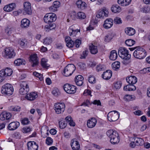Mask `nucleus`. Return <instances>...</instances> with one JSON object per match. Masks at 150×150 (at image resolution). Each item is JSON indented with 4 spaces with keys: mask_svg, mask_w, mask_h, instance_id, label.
Here are the masks:
<instances>
[{
    "mask_svg": "<svg viewBox=\"0 0 150 150\" xmlns=\"http://www.w3.org/2000/svg\"><path fill=\"white\" fill-rule=\"evenodd\" d=\"M106 134L110 139V142L113 144H118L120 140V137L117 132L113 130H109Z\"/></svg>",
    "mask_w": 150,
    "mask_h": 150,
    "instance_id": "1",
    "label": "nucleus"
},
{
    "mask_svg": "<svg viewBox=\"0 0 150 150\" xmlns=\"http://www.w3.org/2000/svg\"><path fill=\"white\" fill-rule=\"evenodd\" d=\"M133 55L135 58L141 59L146 57L147 52L143 48L137 47V49L134 52Z\"/></svg>",
    "mask_w": 150,
    "mask_h": 150,
    "instance_id": "2",
    "label": "nucleus"
},
{
    "mask_svg": "<svg viewBox=\"0 0 150 150\" xmlns=\"http://www.w3.org/2000/svg\"><path fill=\"white\" fill-rule=\"evenodd\" d=\"M118 54L122 59H124V61L129 59L131 58V54H129L128 50L123 47L119 48L118 51Z\"/></svg>",
    "mask_w": 150,
    "mask_h": 150,
    "instance_id": "3",
    "label": "nucleus"
},
{
    "mask_svg": "<svg viewBox=\"0 0 150 150\" xmlns=\"http://www.w3.org/2000/svg\"><path fill=\"white\" fill-rule=\"evenodd\" d=\"M13 91V87L10 84L6 83L2 87L1 92L3 94L10 96L12 94Z\"/></svg>",
    "mask_w": 150,
    "mask_h": 150,
    "instance_id": "4",
    "label": "nucleus"
},
{
    "mask_svg": "<svg viewBox=\"0 0 150 150\" xmlns=\"http://www.w3.org/2000/svg\"><path fill=\"white\" fill-rule=\"evenodd\" d=\"M76 69V67L72 64H68L64 68L63 74L66 76L71 75Z\"/></svg>",
    "mask_w": 150,
    "mask_h": 150,
    "instance_id": "5",
    "label": "nucleus"
},
{
    "mask_svg": "<svg viewBox=\"0 0 150 150\" xmlns=\"http://www.w3.org/2000/svg\"><path fill=\"white\" fill-rule=\"evenodd\" d=\"M13 71L11 69L7 68L5 69H3L0 71V82L4 79V77L10 76L12 74Z\"/></svg>",
    "mask_w": 150,
    "mask_h": 150,
    "instance_id": "6",
    "label": "nucleus"
},
{
    "mask_svg": "<svg viewBox=\"0 0 150 150\" xmlns=\"http://www.w3.org/2000/svg\"><path fill=\"white\" fill-rule=\"evenodd\" d=\"M65 106L63 102H57L54 105V109L55 112L57 114L63 113L65 110Z\"/></svg>",
    "mask_w": 150,
    "mask_h": 150,
    "instance_id": "7",
    "label": "nucleus"
},
{
    "mask_svg": "<svg viewBox=\"0 0 150 150\" xmlns=\"http://www.w3.org/2000/svg\"><path fill=\"white\" fill-rule=\"evenodd\" d=\"M57 18V17L55 13H47L45 15L44 20L45 23H50L55 21Z\"/></svg>",
    "mask_w": 150,
    "mask_h": 150,
    "instance_id": "8",
    "label": "nucleus"
},
{
    "mask_svg": "<svg viewBox=\"0 0 150 150\" xmlns=\"http://www.w3.org/2000/svg\"><path fill=\"white\" fill-rule=\"evenodd\" d=\"M21 88L19 89V93L21 95L27 94L29 91L28 81H22L20 84Z\"/></svg>",
    "mask_w": 150,
    "mask_h": 150,
    "instance_id": "9",
    "label": "nucleus"
},
{
    "mask_svg": "<svg viewBox=\"0 0 150 150\" xmlns=\"http://www.w3.org/2000/svg\"><path fill=\"white\" fill-rule=\"evenodd\" d=\"M64 90L68 93L73 94L76 91V87L73 85L68 83L64 84L63 86Z\"/></svg>",
    "mask_w": 150,
    "mask_h": 150,
    "instance_id": "10",
    "label": "nucleus"
},
{
    "mask_svg": "<svg viewBox=\"0 0 150 150\" xmlns=\"http://www.w3.org/2000/svg\"><path fill=\"white\" fill-rule=\"evenodd\" d=\"M120 114L116 111H113L109 112L107 115V117L110 121H115L119 118Z\"/></svg>",
    "mask_w": 150,
    "mask_h": 150,
    "instance_id": "11",
    "label": "nucleus"
},
{
    "mask_svg": "<svg viewBox=\"0 0 150 150\" xmlns=\"http://www.w3.org/2000/svg\"><path fill=\"white\" fill-rule=\"evenodd\" d=\"M69 35L74 37L78 32H80V29L78 25H73L70 27L69 29Z\"/></svg>",
    "mask_w": 150,
    "mask_h": 150,
    "instance_id": "12",
    "label": "nucleus"
},
{
    "mask_svg": "<svg viewBox=\"0 0 150 150\" xmlns=\"http://www.w3.org/2000/svg\"><path fill=\"white\" fill-rule=\"evenodd\" d=\"M108 14V9L105 7H103L101 9L99 10L96 15V16L98 18H100L104 16L107 17Z\"/></svg>",
    "mask_w": 150,
    "mask_h": 150,
    "instance_id": "13",
    "label": "nucleus"
},
{
    "mask_svg": "<svg viewBox=\"0 0 150 150\" xmlns=\"http://www.w3.org/2000/svg\"><path fill=\"white\" fill-rule=\"evenodd\" d=\"M29 61L32 67L37 66L39 64L38 59L36 54H33L30 57Z\"/></svg>",
    "mask_w": 150,
    "mask_h": 150,
    "instance_id": "14",
    "label": "nucleus"
},
{
    "mask_svg": "<svg viewBox=\"0 0 150 150\" xmlns=\"http://www.w3.org/2000/svg\"><path fill=\"white\" fill-rule=\"evenodd\" d=\"M23 13L24 14L30 15L31 14V4L29 2L27 1L24 3Z\"/></svg>",
    "mask_w": 150,
    "mask_h": 150,
    "instance_id": "15",
    "label": "nucleus"
},
{
    "mask_svg": "<svg viewBox=\"0 0 150 150\" xmlns=\"http://www.w3.org/2000/svg\"><path fill=\"white\" fill-rule=\"evenodd\" d=\"M4 51L6 54L5 57L7 58H12L14 57L16 54L14 49L11 47L5 48Z\"/></svg>",
    "mask_w": 150,
    "mask_h": 150,
    "instance_id": "16",
    "label": "nucleus"
},
{
    "mask_svg": "<svg viewBox=\"0 0 150 150\" xmlns=\"http://www.w3.org/2000/svg\"><path fill=\"white\" fill-rule=\"evenodd\" d=\"M38 97L36 92H32L26 94L25 98L28 100L33 101L35 100Z\"/></svg>",
    "mask_w": 150,
    "mask_h": 150,
    "instance_id": "17",
    "label": "nucleus"
},
{
    "mask_svg": "<svg viewBox=\"0 0 150 150\" xmlns=\"http://www.w3.org/2000/svg\"><path fill=\"white\" fill-rule=\"evenodd\" d=\"M113 20L110 18L106 19L104 21L103 25V27L108 29L111 27L113 25Z\"/></svg>",
    "mask_w": 150,
    "mask_h": 150,
    "instance_id": "18",
    "label": "nucleus"
},
{
    "mask_svg": "<svg viewBox=\"0 0 150 150\" xmlns=\"http://www.w3.org/2000/svg\"><path fill=\"white\" fill-rule=\"evenodd\" d=\"M28 150H38V146L35 142L30 141L27 144Z\"/></svg>",
    "mask_w": 150,
    "mask_h": 150,
    "instance_id": "19",
    "label": "nucleus"
},
{
    "mask_svg": "<svg viewBox=\"0 0 150 150\" xmlns=\"http://www.w3.org/2000/svg\"><path fill=\"white\" fill-rule=\"evenodd\" d=\"M97 122V120L95 118L92 117L87 120V126L90 128H93L95 127Z\"/></svg>",
    "mask_w": 150,
    "mask_h": 150,
    "instance_id": "20",
    "label": "nucleus"
},
{
    "mask_svg": "<svg viewBox=\"0 0 150 150\" xmlns=\"http://www.w3.org/2000/svg\"><path fill=\"white\" fill-rule=\"evenodd\" d=\"M76 5L78 8L81 10L84 9L87 7L86 3L81 0L77 1L76 2Z\"/></svg>",
    "mask_w": 150,
    "mask_h": 150,
    "instance_id": "21",
    "label": "nucleus"
},
{
    "mask_svg": "<svg viewBox=\"0 0 150 150\" xmlns=\"http://www.w3.org/2000/svg\"><path fill=\"white\" fill-rule=\"evenodd\" d=\"M83 77L81 75H79L75 77V81L76 84L79 86H81L83 83Z\"/></svg>",
    "mask_w": 150,
    "mask_h": 150,
    "instance_id": "22",
    "label": "nucleus"
},
{
    "mask_svg": "<svg viewBox=\"0 0 150 150\" xmlns=\"http://www.w3.org/2000/svg\"><path fill=\"white\" fill-rule=\"evenodd\" d=\"M112 74V72L111 70H107L103 72L102 75V77L104 79L108 80L111 78Z\"/></svg>",
    "mask_w": 150,
    "mask_h": 150,
    "instance_id": "23",
    "label": "nucleus"
},
{
    "mask_svg": "<svg viewBox=\"0 0 150 150\" xmlns=\"http://www.w3.org/2000/svg\"><path fill=\"white\" fill-rule=\"evenodd\" d=\"M20 123L17 122H14L10 123L8 126V129L11 130L16 129L19 126Z\"/></svg>",
    "mask_w": 150,
    "mask_h": 150,
    "instance_id": "24",
    "label": "nucleus"
},
{
    "mask_svg": "<svg viewBox=\"0 0 150 150\" xmlns=\"http://www.w3.org/2000/svg\"><path fill=\"white\" fill-rule=\"evenodd\" d=\"M127 81L130 84H134L137 81V79L134 76H130L126 79Z\"/></svg>",
    "mask_w": 150,
    "mask_h": 150,
    "instance_id": "25",
    "label": "nucleus"
},
{
    "mask_svg": "<svg viewBox=\"0 0 150 150\" xmlns=\"http://www.w3.org/2000/svg\"><path fill=\"white\" fill-rule=\"evenodd\" d=\"M11 117V115L9 113L4 112L0 114V119L2 120L9 119Z\"/></svg>",
    "mask_w": 150,
    "mask_h": 150,
    "instance_id": "26",
    "label": "nucleus"
},
{
    "mask_svg": "<svg viewBox=\"0 0 150 150\" xmlns=\"http://www.w3.org/2000/svg\"><path fill=\"white\" fill-rule=\"evenodd\" d=\"M89 48L90 52L92 54H96L98 52L97 47L91 43L89 45Z\"/></svg>",
    "mask_w": 150,
    "mask_h": 150,
    "instance_id": "27",
    "label": "nucleus"
},
{
    "mask_svg": "<svg viewBox=\"0 0 150 150\" xmlns=\"http://www.w3.org/2000/svg\"><path fill=\"white\" fill-rule=\"evenodd\" d=\"M16 6V4L12 3L5 6L4 8V10L6 12H9L12 11Z\"/></svg>",
    "mask_w": 150,
    "mask_h": 150,
    "instance_id": "28",
    "label": "nucleus"
},
{
    "mask_svg": "<svg viewBox=\"0 0 150 150\" xmlns=\"http://www.w3.org/2000/svg\"><path fill=\"white\" fill-rule=\"evenodd\" d=\"M71 146L73 150H79L80 148V145L79 142L76 140H71Z\"/></svg>",
    "mask_w": 150,
    "mask_h": 150,
    "instance_id": "29",
    "label": "nucleus"
},
{
    "mask_svg": "<svg viewBox=\"0 0 150 150\" xmlns=\"http://www.w3.org/2000/svg\"><path fill=\"white\" fill-rule=\"evenodd\" d=\"M30 24V21L26 18L23 19L21 22V26L22 28H28Z\"/></svg>",
    "mask_w": 150,
    "mask_h": 150,
    "instance_id": "30",
    "label": "nucleus"
},
{
    "mask_svg": "<svg viewBox=\"0 0 150 150\" xmlns=\"http://www.w3.org/2000/svg\"><path fill=\"white\" fill-rule=\"evenodd\" d=\"M125 33L127 35L131 36L134 35L135 33V30L132 28H127L125 29Z\"/></svg>",
    "mask_w": 150,
    "mask_h": 150,
    "instance_id": "31",
    "label": "nucleus"
},
{
    "mask_svg": "<svg viewBox=\"0 0 150 150\" xmlns=\"http://www.w3.org/2000/svg\"><path fill=\"white\" fill-rule=\"evenodd\" d=\"M117 52L115 50H113L111 51L110 56V59L112 60H115L117 58Z\"/></svg>",
    "mask_w": 150,
    "mask_h": 150,
    "instance_id": "32",
    "label": "nucleus"
},
{
    "mask_svg": "<svg viewBox=\"0 0 150 150\" xmlns=\"http://www.w3.org/2000/svg\"><path fill=\"white\" fill-rule=\"evenodd\" d=\"M14 63L15 65L18 66L21 65H25L26 63V62L23 59H18L14 61Z\"/></svg>",
    "mask_w": 150,
    "mask_h": 150,
    "instance_id": "33",
    "label": "nucleus"
},
{
    "mask_svg": "<svg viewBox=\"0 0 150 150\" xmlns=\"http://www.w3.org/2000/svg\"><path fill=\"white\" fill-rule=\"evenodd\" d=\"M111 10L112 12L115 13H119L121 11L120 7L117 5H113L111 8Z\"/></svg>",
    "mask_w": 150,
    "mask_h": 150,
    "instance_id": "34",
    "label": "nucleus"
},
{
    "mask_svg": "<svg viewBox=\"0 0 150 150\" xmlns=\"http://www.w3.org/2000/svg\"><path fill=\"white\" fill-rule=\"evenodd\" d=\"M135 143H136V146H141L144 143V141L143 139L140 138H135Z\"/></svg>",
    "mask_w": 150,
    "mask_h": 150,
    "instance_id": "35",
    "label": "nucleus"
},
{
    "mask_svg": "<svg viewBox=\"0 0 150 150\" xmlns=\"http://www.w3.org/2000/svg\"><path fill=\"white\" fill-rule=\"evenodd\" d=\"M47 60L46 59L44 58L42 59L41 63L43 67L47 69L50 66V65L47 63Z\"/></svg>",
    "mask_w": 150,
    "mask_h": 150,
    "instance_id": "36",
    "label": "nucleus"
},
{
    "mask_svg": "<svg viewBox=\"0 0 150 150\" xmlns=\"http://www.w3.org/2000/svg\"><path fill=\"white\" fill-rule=\"evenodd\" d=\"M124 99L125 100L129 101L134 100L135 97L132 95L127 94L125 96Z\"/></svg>",
    "mask_w": 150,
    "mask_h": 150,
    "instance_id": "37",
    "label": "nucleus"
},
{
    "mask_svg": "<svg viewBox=\"0 0 150 150\" xmlns=\"http://www.w3.org/2000/svg\"><path fill=\"white\" fill-rule=\"evenodd\" d=\"M86 14L84 12H79L77 13V18L80 19H83L86 18Z\"/></svg>",
    "mask_w": 150,
    "mask_h": 150,
    "instance_id": "38",
    "label": "nucleus"
},
{
    "mask_svg": "<svg viewBox=\"0 0 150 150\" xmlns=\"http://www.w3.org/2000/svg\"><path fill=\"white\" fill-rule=\"evenodd\" d=\"M21 110V107L18 106H11L9 108V110L12 111L19 112Z\"/></svg>",
    "mask_w": 150,
    "mask_h": 150,
    "instance_id": "39",
    "label": "nucleus"
},
{
    "mask_svg": "<svg viewBox=\"0 0 150 150\" xmlns=\"http://www.w3.org/2000/svg\"><path fill=\"white\" fill-rule=\"evenodd\" d=\"M112 66L113 69L116 70L120 67V63L119 62H115L112 64Z\"/></svg>",
    "mask_w": 150,
    "mask_h": 150,
    "instance_id": "40",
    "label": "nucleus"
},
{
    "mask_svg": "<svg viewBox=\"0 0 150 150\" xmlns=\"http://www.w3.org/2000/svg\"><path fill=\"white\" fill-rule=\"evenodd\" d=\"M135 41L131 39H128L125 41V44L128 46H132L135 43Z\"/></svg>",
    "mask_w": 150,
    "mask_h": 150,
    "instance_id": "41",
    "label": "nucleus"
},
{
    "mask_svg": "<svg viewBox=\"0 0 150 150\" xmlns=\"http://www.w3.org/2000/svg\"><path fill=\"white\" fill-rule=\"evenodd\" d=\"M27 41L25 39H19L18 40V43L21 46H24L25 44H26Z\"/></svg>",
    "mask_w": 150,
    "mask_h": 150,
    "instance_id": "42",
    "label": "nucleus"
},
{
    "mask_svg": "<svg viewBox=\"0 0 150 150\" xmlns=\"http://www.w3.org/2000/svg\"><path fill=\"white\" fill-rule=\"evenodd\" d=\"M52 42V39L50 37H46L44 40L43 43L45 44L49 45Z\"/></svg>",
    "mask_w": 150,
    "mask_h": 150,
    "instance_id": "43",
    "label": "nucleus"
},
{
    "mask_svg": "<svg viewBox=\"0 0 150 150\" xmlns=\"http://www.w3.org/2000/svg\"><path fill=\"white\" fill-rule=\"evenodd\" d=\"M88 82L94 84L96 83V81L95 77L93 75H90L88 78Z\"/></svg>",
    "mask_w": 150,
    "mask_h": 150,
    "instance_id": "44",
    "label": "nucleus"
},
{
    "mask_svg": "<svg viewBox=\"0 0 150 150\" xmlns=\"http://www.w3.org/2000/svg\"><path fill=\"white\" fill-rule=\"evenodd\" d=\"M15 29L13 28L7 27L5 29V32L8 34L9 35L14 32Z\"/></svg>",
    "mask_w": 150,
    "mask_h": 150,
    "instance_id": "45",
    "label": "nucleus"
},
{
    "mask_svg": "<svg viewBox=\"0 0 150 150\" xmlns=\"http://www.w3.org/2000/svg\"><path fill=\"white\" fill-rule=\"evenodd\" d=\"M122 84L120 81H118L114 83V87L116 89H119L120 88Z\"/></svg>",
    "mask_w": 150,
    "mask_h": 150,
    "instance_id": "46",
    "label": "nucleus"
},
{
    "mask_svg": "<svg viewBox=\"0 0 150 150\" xmlns=\"http://www.w3.org/2000/svg\"><path fill=\"white\" fill-rule=\"evenodd\" d=\"M52 94L56 96H57L60 94V92L58 89L56 88H54L52 91Z\"/></svg>",
    "mask_w": 150,
    "mask_h": 150,
    "instance_id": "47",
    "label": "nucleus"
},
{
    "mask_svg": "<svg viewBox=\"0 0 150 150\" xmlns=\"http://www.w3.org/2000/svg\"><path fill=\"white\" fill-rule=\"evenodd\" d=\"M112 38V36L110 33H108L105 38L104 40L105 42H108L111 40Z\"/></svg>",
    "mask_w": 150,
    "mask_h": 150,
    "instance_id": "48",
    "label": "nucleus"
},
{
    "mask_svg": "<svg viewBox=\"0 0 150 150\" xmlns=\"http://www.w3.org/2000/svg\"><path fill=\"white\" fill-rule=\"evenodd\" d=\"M114 23L115 24H119L122 23V21L120 18L118 17H116L114 19Z\"/></svg>",
    "mask_w": 150,
    "mask_h": 150,
    "instance_id": "49",
    "label": "nucleus"
},
{
    "mask_svg": "<svg viewBox=\"0 0 150 150\" xmlns=\"http://www.w3.org/2000/svg\"><path fill=\"white\" fill-rule=\"evenodd\" d=\"M83 95L84 96H90L91 97L92 95L91 94V91L89 90V89H86L84 90L83 93Z\"/></svg>",
    "mask_w": 150,
    "mask_h": 150,
    "instance_id": "50",
    "label": "nucleus"
},
{
    "mask_svg": "<svg viewBox=\"0 0 150 150\" xmlns=\"http://www.w3.org/2000/svg\"><path fill=\"white\" fill-rule=\"evenodd\" d=\"M88 51L87 50H85L83 51L82 54L81 55L80 58L81 59L85 58L87 56Z\"/></svg>",
    "mask_w": 150,
    "mask_h": 150,
    "instance_id": "51",
    "label": "nucleus"
},
{
    "mask_svg": "<svg viewBox=\"0 0 150 150\" xmlns=\"http://www.w3.org/2000/svg\"><path fill=\"white\" fill-rule=\"evenodd\" d=\"M53 142V140L50 137H47L46 140V143L48 145H51Z\"/></svg>",
    "mask_w": 150,
    "mask_h": 150,
    "instance_id": "52",
    "label": "nucleus"
},
{
    "mask_svg": "<svg viewBox=\"0 0 150 150\" xmlns=\"http://www.w3.org/2000/svg\"><path fill=\"white\" fill-rule=\"evenodd\" d=\"M21 135L18 132H16L13 135V137L15 139H19L21 138Z\"/></svg>",
    "mask_w": 150,
    "mask_h": 150,
    "instance_id": "53",
    "label": "nucleus"
},
{
    "mask_svg": "<svg viewBox=\"0 0 150 150\" xmlns=\"http://www.w3.org/2000/svg\"><path fill=\"white\" fill-rule=\"evenodd\" d=\"M74 45V42L73 41H70L69 42L66 43L67 46L69 48L73 47Z\"/></svg>",
    "mask_w": 150,
    "mask_h": 150,
    "instance_id": "54",
    "label": "nucleus"
},
{
    "mask_svg": "<svg viewBox=\"0 0 150 150\" xmlns=\"http://www.w3.org/2000/svg\"><path fill=\"white\" fill-rule=\"evenodd\" d=\"M91 104L92 103L90 102L89 100H87L81 104V105L84 106H89V105H91Z\"/></svg>",
    "mask_w": 150,
    "mask_h": 150,
    "instance_id": "55",
    "label": "nucleus"
},
{
    "mask_svg": "<svg viewBox=\"0 0 150 150\" xmlns=\"http://www.w3.org/2000/svg\"><path fill=\"white\" fill-rule=\"evenodd\" d=\"M143 12L145 13L150 12V7L148 6L144 7L142 9Z\"/></svg>",
    "mask_w": 150,
    "mask_h": 150,
    "instance_id": "56",
    "label": "nucleus"
},
{
    "mask_svg": "<svg viewBox=\"0 0 150 150\" xmlns=\"http://www.w3.org/2000/svg\"><path fill=\"white\" fill-rule=\"evenodd\" d=\"M31 131V129L29 127H25L23 128L22 131L25 133L29 132Z\"/></svg>",
    "mask_w": 150,
    "mask_h": 150,
    "instance_id": "57",
    "label": "nucleus"
},
{
    "mask_svg": "<svg viewBox=\"0 0 150 150\" xmlns=\"http://www.w3.org/2000/svg\"><path fill=\"white\" fill-rule=\"evenodd\" d=\"M59 127L61 129H63L65 128L67 125L66 123L64 122L60 121L59 122Z\"/></svg>",
    "mask_w": 150,
    "mask_h": 150,
    "instance_id": "58",
    "label": "nucleus"
},
{
    "mask_svg": "<svg viewBox=\"0 0 150 150\" xmlns=\"http://www.w3.org/2000/svg\"><path fill=\"white\" fill-rule=\"evenodd\" d=\"M81 44V40L79 39L76 40L75 42H74V45L76 48L79 47Z\"/></svg>",
    "mask_w": 150,
    "mask_h": 150,
    "instance_id": "59",
    "label": "nucleus"
},
{
    "mask_svg": "<svg viewBox=\"0 0 150 150\" xmlns=\"http://www.w3.org/2000/svg\"><path fill=\"white\" fill-rule=\"evenodd\" d=\"M29 122V121L28 119L27 118H24L21 121V123L24 125L28 124Z\"/></svg>",
    "mask_w": 150,
    "mask_h": 150,
    "instance_id": "60",
    "label": "nucleus"
},
{
    "mask_svg": "<svg viewBox=\"0 0 150 150\" xmlns=\"http://www.w3.org/2000/svg\"><path fill=\"white\" fill-rule=\"evenodd\" d=\"M129 89V91H134L136 89V87L133 84L128 85Z\"/></svg>",
    "mask_w": 150,
    "mask_h": 150,
    "instance_id": "61",
    "label": "nucleus"
},
{
    "mask_svg": "<svg viewBox=\"0 0 150 150\" xmlns=\"http://www.w3.org/2000/svg\"><path fill=\"white\" fill-rule=\"evenodd\" d=\"M78 65L80 68L82 69H85L86 67V65L83 62L79 63Z\"/></svg>",
    "mask_w": 150,
    "mask_h": 150,
    "instance_id": "62",
    "label": "nucleus"
},
{
    "mask_svg": "<svg viewBox=\"0 0 150 150\" xmlns=\"http://www.w3.org/2000/svg\"><path fill=\"white\" fill-rule=\"evenodd\" d=\"M60 4V3L59 1H55L53 2V5L55 8L57 9L59 7Z\"/></svg>",
    "mask_w": 150,
    "mask_h": 150,
    "instance_id": "63",
    "label": "nucleus"
},
{
    "mask_svg": "<svg viewBox=\"0 0 150 150\" xmlns=\"http://www.w3.org/2000/svg\"><path fill=\"white\" fill-rule=\"evenodd\" d=\"M134 113L136 115L139 116L143 114V112L140 110H137L134 112Z\"/></svg>",
    "mask_w": 150,
    "mask_h": 150,
    "instance_id": "64",
    "label": "nucleus"
}]
</instances>
